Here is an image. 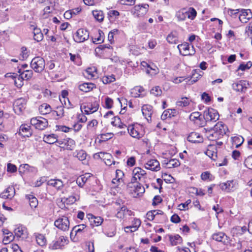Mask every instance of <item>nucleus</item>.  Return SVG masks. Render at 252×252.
Instances as JSON below:
<instances>
[{
    "label": "nucleus",
    "mask_w": 252,
    "mask_h": 252,
    "mask_svg": "<svg viewBox=\"0 0 252 252\" xmlns=\"http://www.w3.org/2000/svg\"><path fill=\"white\" fill-rule=\"evenodd\" d=\"M149 7V4L147 3L136 5L131 9V12L135 17H143L147 13Z\"/></svg>",
    "instance_id": "1"
},
{
    "label": "nucleus",
    "mask_w": 252,
    "mask_h": 252,
    "mask_svg": "<svg viewBox=\"0 0 252 252\" xmlns=\"http://www.w3.org/2000/svg\"><path fill=\"white\" fill-rule=\"evenodd\" d=\"M31 124L34 126L36 129L42 130L47 127L48 122L45 118L37 117L31 119Z\"/></svg>",
    "instance_id": "2"
},
{
    "label": "nucleus",
    "mask_w": 252,
    "mask_h": 252,
    "mask_svg": "<svg viewBox=\"0 0 252 252\" xmlns=\"http://www.w3.org/2000/svg\"><path fill=\"white\" fill-rule=\"evenodd\" d=\"M45 61L40 57H36L31 61V66L36 72H42L45 68Z\"/></svg>",
    "instance_id": "3"
},
{
    "label": "nucleus",
    "mask_w": 252,
    "mask_h": 252,
    "mask_svg": "<svg viewBox=\"0 0 252 252\" xmlns=\"http://www.w3.org/2000/svg\"><path fill=\"white\" fill-rule=\"evenodd\" d=\"M177 48L180 53L183 56H192L195 53L193 46L192 45L190 47V45L186 42L179 44Z\"/></svg>",
    "instance_id": "4"
},
{
    "label": "nucleus",
    "mask_w": 252,
    "mask_h": 252,
    "mask_svg": "<svg viewBox=\"0 0 252 252\" xmlns=\"http://www.w3.org/2000/svg\"><path fill=\"white\" fill-rule=\"evenodd\" d=\"M89 38V32L84 29H78L73 35L74 40L77 43L83 42Z\"/></svg>",
    "instance_id": "5"
},
{
    "label": "nucleus",
    "mask_w": 252,
    "mask_h": 252,
    "mask_svg": "<svg viewBox=\"0 0 252 252\" xmlns=\"http://www.w3.org/2000/svg\"><path fill=\"white\" fill-rule=\"evenodd\" d=\"M129 191L133 197H137L145 192V188L141 184H129L128 185Z\"/></svg>",
    "instance_id": "6"
},
{
    "label": "nucleus",
    "mask_w": 252,
    "mask_h": 252,
    "mask_svg": "<svg viewBox=\"0 0 252 252\" xmlns=\"http://www.w3.org/2000/svg\"><path fill=\"white\" fill-rule=\"evenodd\" d=\"M69 221L66 217L63 216L54 222V225L59 229L66 231H67L69 228Z\"/></svg>",
    "instance_id": "7"
},
{
    "label": "nucleus",
    "mask_w": 252,
    "mask_h": 252,
    "mask_svg": "<svg viewBox=\"0 0 252 252\" xmlns=\"http://www.w3.org/2000/svg\"><path fill=\"white\" fill-rule=\"evenodd\" d=\"M27 100L23 97L18 98L13 103V110L18 115L21 114L26 108Z\"/></svg>",
    "instance_id": "8"
},
{
    "label": "nucleus",
    "mask_w": 252,
    "mask_h": 252,
    "mask_svg": "<svg viewBox=\"0 0 252 252\" xmlns=\"http://www.w3.org/2000/svg\"><path fill=\"white\" fill-rule=\"evenodd\" d=\"M68 240L66 237L60 236L50 244L49 248L52 250L62 249L68 243Z\"/></svg>",
    "instance_id": "9"
},
{
    "label": "nucleus",
    "mask_w": 252,
    "mask_h": 252,
    "mask_svg": "<svg viewBox=\"0 0 252 252\" xmlns=\"http://www.w3.org/2000/svg\"><path fill=\"white\" fill-rule=\"evenodd\" d=\"M204 118L206 122H216L219 119V115L217 111L213 109H208L204 111Z\"/></svg>",
    "instance_id": "10"
},
{
    "label": "nucleus",
    "mask_w": 252,
    "mask_h": 252,
    "mask_svg": "<svg viewBox=\"0 0 252 252\" xmlns=\"http://www.w3.org/2000/svg\"><path fill=\"white\" fill-rule=\"evenodd\" d=\"M236 186V182L234 180L227 181L225 183H220L219 185L220 189L226 192L233 191Z\"/></svg>",
    "instance_id": "11"
},
{
    "label": "nucleus",
    "mask_w": 252,
    "mask_h": 252,
    "mask_svg": "<svg viewBox=\"0 0 252 252\" xmlns=\"http://www.w3.org/2000/svg\"><path fill=\"white\" fill-rule=\"evenodd\" d=\"M133 180L135 181L138 180L139 181L143 182L144 181L146 178V171L139 167H135L133 169Z\"/></svg>",
    "instance_id": "12"
},
{
    "label": "nucleus",
    "mask_w": 252,
    "mask_h": 252,
    "mask_svg": "<svg viewBox=\"0 0 252 252\" xmlns=\"http://www.w3.org/2000/svg\"><path fill=\"white\" fill-rule=\"evenodd\" d=\"M212 128L214 131L218 134L221 138L226 134V131L228 130L227 126L222 122H218Z\"/></svg>",
    "instance_id": "13"
},
{
    "label": "nucleus",
    "mask_w": 252,
    "mask_h": 252,
    "mask_svg": "<svg viewBox=\"0 0 252 252\" xmlns=\"http://www.w3.org/2000/svg\"><path fill=\"white\" fill-rule=\"evenodd\" d=\"M250 84L246 80H241L232 84V88L237 92H245Z\"/></svg>",
    "instance_id": "14"
},
{
    "label": "nucleus",
    "mask_w": 252,
    "mask_h": 252,
    "mask_svg": "<svg viewBox=\"0 0 252 252\" xmlns=\"http://www.w3.org/2000/svg\"><path fill=\"white\" fill-rule=\"evenodd\" d=\"M99 107V104L97 101L93 103H88L83 105V109L86 114H90L96 112Z\"/></svg>",
    "instance_id": "15"
},
{
    "label": "nucleus",
    "mask_w": 252,
    "mask_h": 252,
    "mask_svg": "<svg viewBox=\"0 0 252 252\" xmlns=\"http://www.w3.org/2000/svg\"><path fill=\"white\" fill-rule=\"evenodd\" d=\"M212 238L216 241L222 242L224 245L230 243L229 238L223 232H220L214 233L212 235Z\"/></svg>",
    "instance_id": "16"
},
{
    "label": "nucleus",
    "mask_w": 252,
    "mask_h": 252,
    "mask_svg": "<svg viewBox=\"0 0 252 252\" xmlns=\"http://www.w3.org/2000/svg\"><path fill=\"white\" fill-rule=\"evenodd\" d=\"M147 169L154 171H158L160 169L159 162L156 159H151L147 161L145 164Z\"/></svg>",
    "instance_id": "17"
},
{
    "label": "nucleus",
    "mask_w": 252,
    "mask_h": 252,
    "mask_svg": "<svg viewBox=\"0 0 252 252\" xmlns=\"http://www.w3.org/2000/svg\"><path fill=\"white\" fill-rule=\"evenodd\" d=\"M15 236L21 240H24L28 238V232L26 227L20 226L14 230Z\"/></svg>",
    "instance_id": "18"
},
{
    "label": "nucleus",
    "mask_w": 252,
    "mask_h": 252,
    "mask_svg": "<svg viewBox=\"0 0 252 252\" xmlns=\"http://www.w3.org/2000/svg\"><path fill=\"white\" fill-rule=\"evenodd\" d=\"M239 19L243 23H246L252 18V12L250 9H242Z\"/></svg>",
    "instance_id": "19"
},
{
    "label": "nucleus",
    "mask_w": 252,
    "mask_h": 252,
    "mask_svg": "<svg viewBox=\"0 0 252 252\" xmlns=\"http://www.w3.org/2000/svg\"><path fill=\"white\" fill-rule=\"evenodd\" d=\"M203 132L205 133V136L211 141H216L221 138L218 134L214 131L212 127L210 128H204Z\"/></svg>",
    "instance_id": "20"
},
{
    "label": "nucleus",
    "mask_w": 252,
    "mask_h": 252,
    "mask_svg": "<svg viewBox=\"0 0 252 252\" xmlns=\"http://www.w3.org/2000/svg\"><path fill=\"white\" fill-rule=\"evenodd\" d=\"M32 134V130L31 128V126L28 124H22L19 131V134L23 137H30Z\"/></svg>",
    "instance_id": "21"
},
{
    "label": "nucleus",
    "mask_w": 252,
    "mask_h": 252,
    "mask_svg": "<svg viewBox=\"0 0 252 252\" xmlns=\"http://www.w3.org/2000/svg\"><path fill=\"white\" fill-rule=\"evenodd\" d=\"M129 134L133 138L140 139L143 136V133L138 131V127L129 126L126 128Z\"/></svg>",
    "instance_id": "22"
},
{
    "label": "nucleus",
    "mask_w": 252,
    "mask_h": 252,
    "mask_svg": "<svg viewBox=\"0 0 252 252\" xmlns=\"http://www.w3.org/2000/svg\"><path fill=\"white\" fill-rule=\"evenodd\" d=\"M87 216L91 224L93 226H97L100 225L103 220L101 217H95L91 214H88Z\"/></svg>",
    "instance_id": "23"
},
{
    "label": "nucleus",
    "mask_w": 252,
    "mask_h": 252,
    "mask_svg": "<svg viewBox=\"0 0 252 252\" xmlns=\"http://www.w3.org/2000/svg\"><path fill=\"white\" fill-rule=\"evenodd\" d=\"M188 140L191 143H201L203 142V138L199 133L192 132H191L187 138Z\"/></svg>",
    "instance_id": "24"
},
{
    "label": "nucleus",
    "mask_w": 252,
    "mask_h": 252,
    "mask_svg": "<svg viewBox=\"0 0 252 252\" xmlns=\"http://www.w3.org/2000/svg\"><path fill=\"white\" fill-rule=\"evenodd\" d=\"M15 189L13 187H8L0 194L1 198L4 199H11L15 195Z\"/></svg>",
    "instance_id": "25"
},
{
    "label": "nucleus",
    "mask_w": 252,
    "mask_h": 252,
    "mask_svg": "<svg viewBox=\"0 0 252 252\" xmlns=\"http://www.w3.org/2000/svg\"><path fill=\"white\" fill-rule=\"evenodd\" d=\"M180 163L178 159L176 158H172L169 160L165 159L163 163V165L166 168H171L179 166Z\"/></svg>",
    "instance_id": "26"
},
{
    "label": "nucleus",
    "mask_w": 252,
    "mask_h": 252,
    "mask_svg": "<svg viewBox=\"0 0 252 252\" xmlns=\"http://www.w3.org/2000/svg\"><path fill=\"white\" fill-rule=\"evenodd\" d=\"M178 114V111L175 109H168L163 111L161 116V119L163 120H166L169 118L177 116Z\"/></svg>",
    "instance_id": "27"
},
{
    "label": "nucleus",
    "mask_w": 252,
    "mask_h": 252,
    "mask_svg": "<svg viewBox=\"0 0 252 252\" xmlns=\"http://www.w3.org/2000/svg\"><path fill=\"white\" fill-rule=\"evenodd\" d=\"M52 114L56 120L63 118L64 115V106L60 105L56 107L55 110L52 111Z\"/></svg>",
    "instance_id": "28"
},
{
    "label": "nucleus",
    "mask_w": 252,
    "mask_h": 252,
    "mask_svg": "<svg viewBox=\"0 0 252 252\" xmlns=\"http://www.w3.org/2000/svg\"><path fill=\"white\" fill-rule=\"evenodd\" d=\"M95 87V85L92 83H84L80 84L78 87L81 91L85 93L89 92Z\"/></svg>",
    "instance_id": "29"
},
{
    "label": "nucleus",
    "mask_w": 252,
    "mask_h": 252,
    "mask_svg": "<svg viewBox=\"0 0 252 252\" xmlns=\"http://www.w3.org/2000/svg\"><path fill=\"white\" fill-rule=\"evenodd\" d=\"M19 73H20L18 76L17 80H28L30 79L32 76V70H26L21 72V69H19Z\"/></svg>",
    "instance_id": "30"
},
{
    "label": "nucleus",
    "mask_w": 252,
    "mask_h": 252,
    "mask_svg": "<svg viewBox=\"0 0 252 252\" xmlns=\"http://www.w3.org/2000/svg\"><path fill=\"white\" fill-rule=\"evenodd\" d=\"M90 173H86L84 175L78 177L76 180V183L81 188H82L87 181L91 177Z\"/></svg>",
    "instance_id": "31"
},
{
    "label": "nucleus",
    "mask_w": 252,
    "mask_h": 252,
    "mask_svg": "<svg viewBox=\"0 0 252 252\" xmlns=\"http://www.w3.org/2000/svg\"><path fill=\"white\" fill-rule=\"evenodd\" d=\"M47 185L55 187L57 189H60L63 186V182L59 179H51L47 182Z\"/></svg>",
    "instance_id": "32"
},
{
    "label": "nucleus",
    "mask_w": 252,
    "mask_h": 252,
    "mask_svg": "<svg viewBox=\"0 0 252 252\" xmlns=\"http://www.w3.org/2000/svg\"><path fill=\"white\" fill-rule=\"evenodd\" d=\"M166 40L167 42L170 44H177L178 42L177 32L176 31L172 32L167 35Z\"/></svg>",
    "instance_id": "33"
},
{
    "label": "nucleus",
    "mask_w": 252,
    "mask_h": 252,
    "mask_svg": "<svg viewBox=\"0 0 252 252\" xmlns=\"http://www.w3.org/2000/svg\"><path fill=\"white\" fill-rule=\"evenodd\" d=\"M40 113L42 115H46L50 113H52V108L50 105L47 103H43L39 107Z\"/></svg>",
    "instance_id": "34"
},
{
    "label": "nucleus",
    "mask_w": 252,
    "mask_h": 252,
    "mask_svg": "<svg viewBox=\"0 0 252 252\" xmlns=\"http://www.w3.org/2000/svg\"><path fill=\"white\" fill-rule=\"evenodd\" d=\"M144 89L141 86H136L133 88L131 91V94L132 96L134 97H138L143 95Z\"/></svg>",
    "instance_id": "35"
},
{
    "label": "nucleus",
    "mask_w": 252,
    "mask_h": 252,
    "mask_svg": "<svg viewBox=\"0 0 252 252\" xmlns=\"http://www.w3.org/2000/svg\"><path fill=\"white\" fill-rule=\"evenodd\" d=\"M34 236L36 239L37 243L40 246H44L46 245L47 240L45 236L42 234L35 233Z\"/></svg>",
    "instance_id": "36"
},
{
    "label": "nucleus",
    "mask_w": 252,
    "mask_h": 252,
    "mask_svg": "<svg viewBox=\"0 0 252 252\" xmlns=\"http://www.w3.org/2000/svg\"><path fill=\"white\" fill-rule=\"evenodd\" d=\"M143 115L148 120V118H151L153 113L152 107L150 105H144L142 108Z\"/></svg>",
    "instance_id": "37"
},
{
    "label": "nucleus",
    "mask_w": 252,
    "mask_h": 252,
    "mask_svg": "<svg viewBox=\"0 0 252 252\" xmlns=\"http://www.w3.org/2000/svg\"><path fill=\"white\" fill-rule=\"evenodd\" d=\"M111 123L113 126L119 127L120 128L126 129L127 127L126 125L121 122V119L118 117H114Z\"/></svg>",
    "instance_id": "38"
},
{
    "label": "nucleus",
    "mask_w": 252,
    "mask_h": 252,
    "mask_svg": "<svg viewBox=\"0 0 252 252\" xmlns=\"http://www.w3.org/2000/svg\"><path fill=\"white\" fill-rule=\"evenodd\" d=\"M43 140L48 144H53L57 141V136L54 134L45 135Z\"/></svg>",
    "instance_id": "39"
},
{
    "label": "nucleus",
    "mask_w": 252,
    "mask_h": 252,
    "mask_svg": "<svg viewBox=\"0 0 252 252\" xmlns=\"http://www.w3.org/2000/svg\"><path fill=\"white\" fill-rule=\"evenodd\" d=\"M169 238L170 243L172 246H176L178 244H181L182 242V238L178 234L175 235L174 236L169 235Z\"/></svg>",
    "instance_id": "40"
},
{
    "label": "nucleus",
    "mask_w": 252,
    "mask_h": 252,
    "mask_svg": "<svg viewBox=\"0 0 252 252\" xmlns=\"http://www.w3.org/2000/svg\"><path fill=\"white\" fill-rule=\"evenodd\" d=\"M203 74V72L200 71L199 69L193 70L191 76L192 84L196 82L198 80V79L201 78Z\"/></svg>",
    "instance_id": "41"
},
{
    "label": "nucleus",
    "mask_w": 252,
    "mask_h": 252,
    "mask_svg": "<svg viewBox=\"0 0 252 252\" xmlns=\"http://www.w3.org/2000/svg\"><path fill=\"white\" fill-rule=\"evenodd\" d=\"M86 228V225L84 224H81L80 225H78L76 226H75L71 232L70 235H71L74 233H75V235H77V234L81 233L82 232H85Z\"/></svg>",
    "instance_id": "42"
},
{
    "label": "nucleus",
    "mask_w": 252,
    "mask_h": 252,
    "mask_svg": "<svg viewBox=\"0 0 252 252\" xmlns=\"http://www.w3.org/2000/svg\"><path fill=\"white\" fill-rule=\"evenodd\" d=\"M92 13L94 17L96 20L99 22L103 21L104 15L102 11L101 10H93Z\"/></svg>",
    "instance_id": "43"
},
{
    "label": "nucleus",
    "mask_w": 252,
    "mask_h": 252,
    "mask_svg": "<svg viewBox=\"0 0 252 252\" xmlns=\"http://www.w3.org/2000/svg\"><path fill=\"white\" fill-rule=\"evenodd\" d=\"M33 33L34 39L36 41L39 42L43 39V35L41 32L40 29L34 28Z\"/></svg>",
    "instance_id": "44"
},
{
    "label": "nucleus",
    "mask_w": 252,
    "mask_h": 252,
    "mask_svg": "<svg viewBox=\"0 0 252 252\" xmlns=\"http://www.w3.org/2000/svg\"><path fill=\"white\" fill-rule=\"evenodd\" d=\"M244 139L241 136H236L232 138V144L236 148H238L244 142Z\"/></svg>",
    "instance_id": "45"
},
{
    "label": "nucleus",
    "mask_w": 252,
    "mask_h": 252,
    "mask_svg": "<svg viewBox=\"0 0 252 252\" xmlns=\"http://www.w3.org/2000/svg\"><path fill=\"white\" fill-rule=\"evenodd\" d=\"M190 100L188 97H182L180 100L177 101L176 104L180 107H186L190 103Z\"/></svg>",
    "instance_id": "46"
},
{
    "label": "nucleus",
    "mask_w": 252,
    "mask_h": 252,
    "mask_svg": "<svg viewBox=\"0 0 252 252\" xmlns=\"http://www.w3.org/2000/svg\"><path fill=\"white\" fill-rule=\"evenodd\" d=\"M64 146L66 148L69 150H72L75 146V142L74 140L71 138L64 139Z\"/></svg>",
    "instance_id": "47"
},
{
    "label": "nucleus",
    "mask_w": 252,
    "mask_h": 252,
    "mask_svg": "<svg viewBox=\"0 0 252 252\" xmlns=\"http://www.w3.org/2000/svg\"><path fill=\"white\" fill-rule=\"evenodd\" d=\"M74 155L81 161L85 160L87 157V154L84 150L76 151Z\"/></svg>",
    "instance_id": "48"
},
{
    "label": "nucleus",
    "mask_w": 252,
    "mask_h": 252,
    "mask_svg": "<svg viewBox=\"0 0 252 252\" xmlns=\"http://www.w3.org/2000/svg\"><path fill=\"white\" fill-rule=\"evenodd\" d=\"M103 161L106 165L108 166H110L112 164H115V161L114 160L112 156L108 153L105 156Z\"/></svg>",
    "instance_id": "49"
},
{
    "label": "nucleus",
    "mask_w": 252,
    "mask_h": 252,
    "mask_svg": "<svg viewBox=\"0 0 252 252\" xmlns=\"http://www.w3.org/2000/svg\"><path fill=\"white\" fill-rule=\"evenodd\" d=\"M28 197L31 207L33 208H35L38 204V201L36 198L34 197L32 195H29Z\"/></svg>",
    "instance_id": "50"
},
{
    "label": "nucleus",
    "mask_w": 252,
    "mask_h": 252,
    "mask_svg": "<svg viewBox=\"0 0 252 252\" xmlns=\"http://www.w3.org/2000/svg\"><path fill=\"white\" fill-rule=\"evenodd\" d=\"M101 80L103 84H107L115 81V77L114 75L105 76L101 78Z\"/></svg>",
    "instance_id": "51"
},
{
    "label": "nucleus",
    "mask_w": 252,
    "mask_h": 252,
    "mask_svg": "<svg viewBox=\"0 0 252 252\" xmlns=\"http://www.w3.org/2000/svg\"><path fill=\"white\" fill-rule=\"evenodd\" d=\"M60 100L62 103V105L64 107H66L67 109H69L71 107V104L68 98H60Z\"/></svg>",
    "instance_id": "52"
},
{
    "label": "nucleus",
    "mask_w": 252,
    "mask_h": 252,
    "mask_svg": "<svg viewBox=\"0 0 252 252\" xmlns=\"http://www.w3.org/2000/svg\"><path fill=\"white\" fill-rule=\"evenodd\" d=\"M151 94L156 96H160L162 94V91L159 87L156 86L151 89Z\"/></svg>",
    "instance_id": "53"
},
{
    "label": "nucleus",
    "mask_w": 252,
    "mask_h": 252,
    "mask_svg": "<svg viewBox=\"0 0 252 252\" xmlns=\"http://www.w3.org/2000/svg\"><path fill=\"white\" fill-rule=\"evenodd\" d=\"M188 13L186 11H179L176 14L177 18L179 21H184L187 17Z\"/></svg>",
    "instance_id": "54"
},
{
    "label": "nucleus",
    "mask_w": 252,
    "mask_h": 252,
    "mask_svg": "<svg viewBox=\"0 0 252 252\" xmlns=\"http://www.w3.org/2000/svg\"><path fill=\"white\" fill-rule=\"evenodd\" d=\"M86 72L88 75V78H91L94 77L96 74V69L95 67L87 68Z\"/></svg>",
    "instance_id": "55"
},
{
    "label": "nucleus",
    "mask_w": 252,
    "mask_h": 252,
    "mask_svg": "<svg viewBox=\"0 0 252 252\" xmlns=\"http://www.w3.org/2000/svg\"><path fill=\"white\" fill-rule=\"evenodd\" d=\"M252 66V62L249 61L247 62L246 63H242L241 64L238 68V70H241L242 71H245L246 69H249Z\"/></svg>",
    "instance_id": "56"
},
{
    "label": "nucleus",
    "mask_w": 252,
    "mask_h": 252,
    "mask_svg": "<svg viewBox=\"0 0 252 252\" xmlns=\"http://www.w3.org/2000/svg\"><path fill=\"white\" fill-rule=\"evenodd\" d=\"M186 12L188 13L187 17L190 19L193 20L196 16V11L193 8H189V11Z\"/></svg>",
    "instance_id": "57"
},
{
    "label": "nucleus",
    "mask_w": 252,
    "mask_h": 252,
    "mask_svg": "<svg viewBox=\"0 0 252 252\" xmlns=\"http://www.w3.org/2000/svg\"><path fill=\"white\" fill-rule=\"evenodd\" d=\"M70 56V60L74 62L76 64L80 65L81 64V59L79 55H73L71 53L69 54Z\"/></svg>",
    "instance_id": "58"
},
{
    "label": "nucleus",
    "mask_w": 252,
    "mask_h": 252,
    "mask_svg": "<svg viewBox=\"0 0 252 252\" xmlns=\"http://www.w3.org/2000/svg\"><path fill=\"white\" fill-rule=\"evenodd\" d=\"M6 234L8 235L5 236L3 239V243L4 244L9 243L10 242L12 241L14 238V236L13 235L12 233H7Z\"/></svg>",
    "instance_id": "59"
},
{
    "label": "nucleus",
    "mask_w": 252,
    "mask_h": 252,
    "mask_svg": "<svg viewBox=\"0 0 252 252\" xmlns=\"http://www.w3.org/2000/svg\"><path fill=\"white\" fill-rule=\"evenodd\" d=\"M206 155L213 160H216L217 158V153L210 149H208L206 153Z\"/></svg>",
    "instance_id": "60"
},
{
    "label": "nucleus",
    "mask_w": 252,
    "mask_h": 252,
    "mask_svg": "<svg viewBox=\"0 0 252 252\" xmlns=\"http://www.w3.org/2000/svg\"><path fill=\"white\" fill-rule=\"evenodd\" d=\"M113 105V100L109 97H106L105 98V105H104L105 107L107 109H110L112 107Z\"/></svg>",
    "instance_id": "61"
},
{
    "label": "nucleus",
    "mask_w": 252,
    "mask_h": 252,
    "mask_svg": "<svg viewBox=\"0 0 252 252\" xmlns=\"http://www.w3.org/2000/svg\"><path fill=\"white\" fill-rule=\"evenodd\" d=\"M21 59L24 60H26L29 56L27 48L25 47H23L21 48V53L20 55Z\"/></svg>",
    "instance_id": "62"
},
{
    "label": "nucleus",
    "mask_w": 252,
    "mask_h": 252,
    "mask_svg": "<svg viewBox=\"0 0 252 252\" xmlns=\"http://www.w3.org/2000/svg\"><path fill=\"white\" fill-rule=\"evenodd\" d=\"M191 203V200H188L185 203H181L178 206L180 210H186L188 209V205Z\"/></svg>",
    "instance_id": "63"
},
{
    "label": "nucleus",
    "mask_w": 252,
    "mask_h": 252,
    "mask_svg": "<svg viewBox=\"0 0 252 252\" xmlns=\"http://www.w3.org/2000/svg\"><path fill=\"white\" fill-rule=\"evenodd\" d=\"M244 163L248 168L252 170V156L248 157L245 159Z\"/></svg>",
    "instance_id": "64"
}]
</instances>
